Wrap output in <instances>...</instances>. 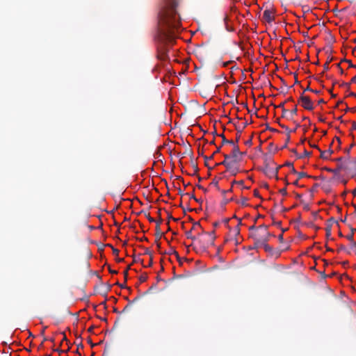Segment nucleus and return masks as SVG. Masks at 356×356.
<instances>
[{
    "mask_svg": "<svg viewBox=\"0 0 356 356\" xmlns=\"http://www.w3.org/2000/svg\"><path fill=\"white\" fill-rule=\"evenodd\" d=\"M342 182L343 183V184H346L347 183V181L346 180H343Z\"/></svg>",
    "mask_w": 356,
    "mask_h": 356,
    "instance_id": "17",
    "label": "nucleus"
},
{
    "mask_svg": "<svg viewBox=\"0 0 356 356\" xmlns=\"http://www.w3.org/2000/svg\"><path fill=\"white\" fill-rule=\"evenodd\" d=\"M243 182L242 181H238V182H234V183H233V185H234V184L243 185Z\"/></svg>",
    "mask_w": 356,
    "mask_h": 356,
    "instance_id": "14",
    "label": "nucleus"
},
{
    "mask_svg": "<svg viewBox=\"0 0 356 356\" xmlns=\"http://www.w3.org/2000/svg\"><path fill=\"white\" fill-rule=\"evenodd\" d=\"M320 152H321V157L323 159H328L333 152V151L331 149L320 151Z\"/></svg>",
    "mask_w": 356,
    "mask_h": 356,
    "instance_id": "9",
    "label": "nucleus"
},
{
    "mask_svg": "<svg viewBox=\"0 0 356 356\" xmlns=\"http://www.w3.org/2000/svg\"><path fill=\"white\" fill-rule=\"evenodd\" d=\"M23 350H27V351L29 350H28L26 348H25L24 346V348H23Z\"/></svg>",
    "mask_w": 356,
    "mask_h": 356,
    "instance_id": "18",
    "label": "nucleus"
},
{
    "mask_svg": "<svg viewBox=\"0 0 356 356\" xmlns=\"http://www.w3.org/2000/svg\"><path fill=\"white\" fill-rule=\"evenodd\" d=\"M351 81H352L353 83H356V76H353V77L352 78Z\"/></svg>",
    "mask_w": 356,
    "mask_h": 356,
    "instance_id": "15",
    "label": "nucleus"
},
{
    "mask_svg": "<svg viewBox=\"0 0 356 356\" xmlns=\"http://www.w3.org/2000/svg\"><path fill=\"white\" fill-rule=\"evenodd\" d=\"M112 273H116V271L112 270Z\"/></svg>",
    "mask_w": 356,
    "mask_h": 356,
    "instance_id": "20",
    "label": "nucleus"
},
{
    "mask_svg": "<svg viewBox=\"0 0 356 356\" xmlns=\"http://www.w3.org/2000/svg\"><path fill=\"white\" fill-rule=\"evenodd\" d=\"M222 144L224 145H229V147L234 144L233 140H227L225 137L222 138Z\"/></svg>",
    "mask_w": 356,
    "mask_h": 356,
    "instance_id": "10",
    "label": "nucleus"
},
{
    "mask_svg": "<svg viewBox=\"0 0 356 356\" xmlns=\"http://www.w3.org/2000/svg\"><path fill=\"white\" fill-rule=\"evenodd\" d=\"M300 104L307 110L312 111L314 108L313 102L307 96H302L300 97Z\"/></svg>",
    "mask_w": 356,
    "mask_h": 356,
    "instance_id": "5",
    "label": "nucleus"
},
{
    "mask_svg": "<svg viewBox=\"0 0 356 356\" xmlns=\"http://www.w3.org/2000/svg\"><path fill=\"white\" fill-rule=\"evenodd\" d=\"M239 232H240V231H239V228H238V225H236V226L235 227V228L233 229V234H234V235H237V234H239Z\"/></svg>",
    "mask_w": 356,
    "mask_h": 356,
    "instance_id": "13",
    "label": "nucleus"
},
{
    "mask_svg": "<svg viewBox=\"0 0 356 356\" xmlns=\"http://www.w3.org/2000/svg\"><path fill=\"white\" fill-rule=\"evenodd\" d=\"M247 201V199L244 198L243 200H242V204H244L245 203V202Z\"/></svg>",
    "mask_w": 356,
    "mask_h": 356,
    "instance_id": "16",
    "label": "nucleus"
},
{
    "mask_svg": "<svg viewBox=\"0 0 356 356\" xmlns=\"http://www.w3.org/2000/svg\"><path fill=\"white\" fill-rule=\"evenodd\" d=\"M199 231H202V227L199 223H195L193 225V227L191 231L186 233L187 237L191 238L192 239L198 238V232Z\"/></svg>",
    "mask_w": 356,
    "mask_h": 356,
    "instance_id": "4",
    "label": "nucleus"
},
{
    "mask_svg": "<svg viewBox=\"0 0 356 356\" xmlns=\"http://www.w3.org/2000/svg\"><path fill=\"white\" fill-rule=\"evenodd\" d=\"M112 273H116V271L112 270Z\"/></svg>",
    "mask_w": 356,
    "mask_h": 356,
    "instance_id": "19",
    "label": "nucleus"
},
{
    "mask_svg": "<svg viewBox=\"0 0 356 356\" xmlns=\"http://www.w3.org/2000/svg\"><path fill=\"white\" fill-rule=\"evenodd\" d=\"M306 176H307V175H306V173H305V172H299V173L298 174V179H302V178H303V177H306Z\"/></svg>",
    "mask_w": 356,
    "mask_h": 356,
    "instance_id": "12",
    "label": "nucleus"
},
{
    "mask_svg": "<svg viewBox=\"0 0 356 356\" xmlns=\"http://www.w3.org/2000/svg\"><path fill=\"white\" fill-rule=\"evenodd\" d=\"M225 159L221 163L222 165L226 167L227 170L230 171L232 173L235 174L237 171L236 163L238 161L236 159L232 158L227 154H224Z\"/></svg>",
    "mask_w": 356,
    "mask_h": 356,
    "instance_id": "2",
    "label": "nucleus"
},
{
    "mask_svg": "<svg viewBox=\"0 0 356 356\" xmlns=\"http://www.w3.org/2000/svg\"><path fill=\"white\" fill-rule=\"evenodd\" d=\"M297 184H298V181H295V182H294V184H296V185Z\"/></svg>",
    "mask_w": 356,
    "mask_h": 356,
    "instance_id": "21",
    "label": "nucleus"
},
{
    "mask_svg": "<svg viewBox=\"0 0 356 356\" xmlns=\"http://www.w3.org/2000/svg\"><path fill=\"white\" fill-rule=\"evenodd\" d=\"M177 6L178 0H162L160 6L154 35L157 56L160 60L168 58L170 49L175 43L181 30Z\"/></svg>",
    "mask_w": 356,
    "mask_h": 356,
    "instance_id": "1",
    "label": "nucleus"
},
{
    "mask_svg": "<svg viewBox=\"0 0 356 356\" xmlns=\"http://www.w3.org/2000/svg\"><path fill=\"white\" fill-rule=\"evenodd\" d=\"M234 62L232 60H229V61H226V62H221L220 63V65H221L222 67H228L230 64L233 63Z\"/></svg>",
    "mask_w": 356,
    "mask_h": 356,
    "instance_id": "11",
    "label": "nucleus"
},
{
    "mask_svg": "<svg viewBox=\"0 0 356 356\" xmlns=\"http://www.w3.org/2000/svg\"><path fill=\"white\" fill-rule=\"evenodd\" d=\"M198 239L201 241H203V245L204 247H208L212 245L214 242L215 236L213 232H203L200 234V231L198 232Z\"/></svg>",
    "mask_w": 356,
    "mask_h": 356,
    "instance_id": "3",
    "label": "nucleus"
},
{
    "mask_svg": "<svg viewBox=\"0 0 356 356\" xmlns=\"http://www.w3.org/2000/svg\"><path fill=\"white\" fill-rule=\"evenodd\" d=\"M259 235H262V241H266L268 239V232L266 226H259L257 228Z\"/></svg>",
    "mask_w": 356,
    "mask_h": 356,
    "instance_id": "7",
    "label": "nucleus"
},
{
    "mask_svg": "<svg viewBox=\"0 0 356 356\" xmlns=\"http://www.w3.org/2000/svg\"><path fill=\"white\" fill-rule=\"evenodd\" d=\"M231 151L229 155L232 158L236 159L237 161L240 159L241 152L239 151L238 147L234 143L233 145L230 146Z\"/></svg>",
    "mask_w": 356,
    "mask_h": 356,
    "instance_id": "6",
    "label": "nucleus"
},
{
    "mask_svg": "<svg viewBox=\"0 0 356 356\" xmlns=\"http://www.w3.org/2000/svg\"><path fill=\"white\" fill-rule=\"evenodd\" d=\"M262 17L266 22L268 23L272 22L275 19L273 12L270 10H265L263 13Z\"/></svg>",
    "mask_w": 356,
    "mask_h": 356,
    "instance_id": "8",
    "label": "nucleus"
}]
</instances>
